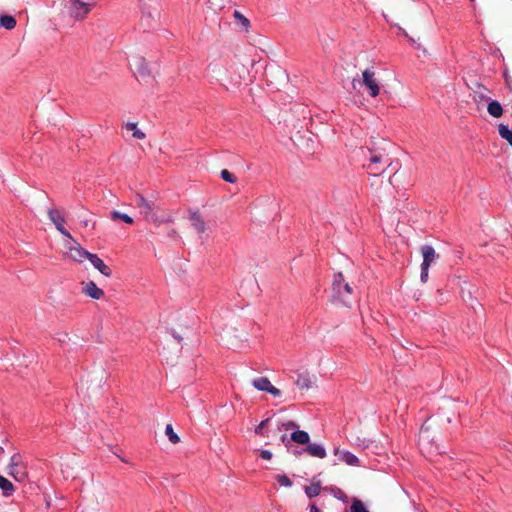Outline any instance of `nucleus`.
Here are the masks:
<instances>
[{
  "label": "nucleus",
  "mask_w": 512,
  "mask_h": 512,
  "mask_svg": "<svg viewBox=\"0 0 512 512\" xmlns=\"http://www.w3.org/2000/svg\"><path fill=\"white\" fill-rule=\"evenodd\" d=\"M305 452L308 453L312 457L323 459L326 457V449L322 444L318 443H308L305 447Z\"/></svg>",
  "instance_id": "nucleus-17"
},
{
  "label": "nucleus",
  "mask_w": 512,
  "mask_h": 512,
  "mask_svg": "<svg viewBox=\"0 0 512 512\" xmlns=\"http://www.w3.org/2000/svg\"><path fill=\"white\" fill-rule=\"evenodd\" d=\"M270 422V418H267L259 423V425L255 428V433L259 435L264 434V429L267 427Z\"/></svg>",
  "instance_id": "nucleus-34"
},
{
  "label": "nucleus",
  "mask_w": 512,
  "mask_h": 512,
  "mask_svg": "<svg viewBox=\"0 0 512 512\" xmlns=\"http://www.w3.org/2000/svg\"><path fill=\"white\" fill-rule=\"evenodd\" d=\"M321 491L320 483H312L310 486L305 487V493L307 497L313 498L319 495Z\"/></svg>",
  "instance_id": "nucleus-24"
},
{
  "label": "nucleus",
  "mask_w": 512,
  "mask_h": 512,
  "mask_svg": "<svg viewBox=\"0 0 512 512\" xmlns=\"http://www.w3.org/2000/svg\"><path fill=\"white\" fill-rule=\"evenodd\" d=\"M135 203L144 219L148 222L160 225L173 221V215L170 212L162 210L154 201L146 199L141 194L135 195Z\"/></svg>",
  "instance_id": "nucleus-3"
},
{
  "label": "nucleus",
  "mask_w": 512,
  "mask_h": 512,
  "mask_svg": "<svg viewBox=\"0 0 512 512\" xmlns=\"http://www.w3.org/2000/svg\"><path fill=\"white\" fill-rule=\"evenodd\" d=\"M329 301L336 308H350L354 301V289L341 272L333 276Z\"/></svg>",
  "instance_id": "nucleus-2"
},
{
  "label": "nucleus",
  "mask_w": 512,
  "mask_h": 512,
  "mask_svg": "<svg viewBox=\"0 0 512 512\" xmlns=\"http://www.w3.org/2000/svg\"><path fill=\"white\" fill-rule=\"evenodd\" d=\"M234 18L246 29L250 27V21L241 12L235 10Z\"/></svg>",
  "instance_id": "nucleus-30"
},
{
  "label": "nucleus",
  "mask_w": 512,
  "mask_h": 512,
  "mask_svg": "<svg viewBox=\"0 0 512 512\" xmlns=\"http://www.w3.org/2000/svg\"><path fill=\"white\" fill-rule=\"evenodd\" d=\"M125 128L129 131H133V137L136 139H144L146 137L145 133L137 128L136 123H127Z\"/></svg>",
  "instance_id": "nucleus-25"
},
{
  "label": "nucleus",
  "mask_w": 512,
  "mask_h": 512,
  "mask_svg": "<svg viewBox=\"0 0 512 512\" xmlns=\"http://www.w3.org/2000/svg\"><path fill=\"white\" fill-rule=\"evenodd\" d=\"M252 385L257 390L267 392V393L273 395L274 397H279L282 394L280 389L274 387L267 377L255 378L252 381Z\"/></svg>",
  "instance_id": "nucleus-8"
},
{
  "label": "nucleus",
  "mask_w": 512,
  "mask_h": 512,
  "mask_svg": "<svg viewBox=\"0 0 512 512\" xmlns=\"http://www.w3.org/2000/svg\"><path fill=\"white\" fill-rule=\"evenodd\" d=\"M422 256H423V262L421 266L425 268H429L430 265L434 262V260L437 257V254L435 252V249L432 246L424 245L421 248Z\"/></svg>",
  "instance_id": "nucleus-15"
},
{
  "label": "nucleus",
  "mask_w": 512,
  "mask_h": 512,
  "mask_svg": "<svg viewBox=\"0 0 512 512\" xmlns=\"http://www.w3.org/2000/svg\"><path fill=\"white\" fill-rule=\"evenodd\" d=\"M487 111L494 118H499L503 115V108L501 104L496 100L489 102Z\"/></svg>",
  "instance_id": "nucleus-20"
},
{
  "label": "nucleus",
  "mask_w": 512,
  "mask_h": 512,
  "mask_svg": "<svg viewBox=\"0 0 512 512\" xmlns=\"http://www.w3.org/2000/svg\"><path fill=\"white\" fill-rule=\"evenodd\" d=\"M134 73L141 80L146 81L151 76V70L149 69L148 62L142 57H136L133 61Z\"/></svg>",
  "instance_id": "nucleus-11"
},
{
  "label": "nucleus",
  "mask_w": 512,
  "mask_h": 512,
  "mask_svg": "<svg viewBox=\"0 0 512 512\" xmlns=\"http://www.w3.org/2000/svg\"><path fill=\"white\" fill-rule=\"evenodd\" d=\"M70 13L77 19H84L91 10L89 3L82 2L81 0H71Z\"/></svg>",
  "instance_id": "nucleus-9"
},
{
  "label": "nucleus",
  "mask_w": 512,
  "mask_h": 512,
  "mask_svg": "<svg viewBox=\"0 0 512 512\" xmlns=\"http://www.w3.org/2000/svg\"><path fill=\"white\" fill-rule=\"evenodd\" d=\"M305 452V448L304 449H293L291 450V453L296 456V457H300L302 455V453Z\"/></svg>",
  "instance_id": "nucleus-38"
},
{
  "label": "nucleus",
  "mask_w": 512,
  "mask_h": 512,
  "mask_svg": "<svg viewBox=\"0 0 512 512\" xmlns=\"http://www.w3.org/2000/svg\"><path fill=\"white\" fill-rule=\"evenodd\" d=\"M344 512H347V510H345Z\"/></svg>",
  "instance_id": "nucleus-45"
},
{
  "label": "nucleus",
  "mask_w": 512,
  "mask_h": 512,
  "mask_svg": "<svg viewBox=\"0 0 512 512\" xmlns=\"http://www.w3.org/2000/svg\"><path fill=\"white\" fill-rule=\"evenodd\" d=\"M281 441L286 445V447H287L288 449H290V448H289V443H290V441H291V440H290V438H288V436H287L286 434H283V435L281 436Z\"/></svg>",
  "instance_id": "nucleus-37"
},
{
  "label": "nucleus",
  "mask_w": 512,
  "mask_h": 512,
  "mask_svg": "<svg viewBox=\"0 0 512 512\" xmlns=\"http://www.w3.org/2000/svg\"><path fill=\"white\" fill-rule=\"evenodd\" d=\"M276 480L281 486L284 487H291L293 484L291 479L285 474L277 475Z\"/></svg>",
  "instance_id": "nucleus-32"
},
{
  "label": "nucleus",
  "mask_w": 512,
  "mask_h": 512,
  "mask_svg": "<svg viewBox=\"0 0 512 512\" xmlns=\"http://www.w3.org/2000/svg\"><path fill=\"white\" fill-rule=\"evenodd\" d=\"M335 456L338 457V460L346 463L349 466H358L359 459L356 455L347 450H341L339 448L334 449Z\"/></svg>",
  "instance_id": "nucleus-12"
},
{
  "label": "nucleus",
  "mask_w": 512,
  "mask_h": 512,
  "mask_svg": "<svg viewBox=\"0 0 512 512\" xmlns=\"http://www.w3.org/2000/svg\"><path fill=\"white\" fill-rule=\"evenodd\" d=\"M82 284L83 292L85 293V295L97 300L104 295L103 290L97 287V285L93 281H89Z\"/></svg>",
  "instance_id": "nucleus-16"
},
{
  "label": "nucleus",
  "mask_w": 512,
  "mask_h": 512,
  "mask_svg": "<svg viewBox=\"0 0 512 512\" xmlns=\"http://www.w3.org/2000/svg\"><path fill=\"white\" fill-rule=\"evenodd\" d=\"M189 220L200 238L207 234L208 225L199 211H190Z\"/></svg>",
  "instance_id": "nucleus-6"
},
{
  "label": "nucleus",
  "mask_w": 512,
  "mask_h": 512,
  "mask_svg": "<svg viewBox=\"0 0 512 512\" xmlns=\"http://www.w3.org/2000/svg\"><path fill=\"white\" fill-rule=\"evenodd\" d=\"M309 510H310V512H321V511L319 510V508H318L315 504H311V505L309 506Z\"/></svg>",
  "instance_id": "nucleus-40"
},
{
  "label": "nucleus",
  "mask_w": 512,
  "mask_h": 512,
  "mask_svg": "<svg viewBox=\"0 0 512 512\" xmlns=\"http://www.w3.org/2000/svg\"><path fill=\"white\" fill-rule=\"evenodd\" d=\"M160 18V12L157 8H142V19L146 21L148 26H151L152 22L157 21Z\"/></svg>",
  "instance_id": "nucleus-18"
},
{
  "label": "nucleus",
  "mask_w": 512,
  "mask_h": 512,
  "mask_svg": "<svg viewBox=\"0 0 512 512\" xmlns=\"http://www.w3.org/2000/svg\"><path fill=\"white\" fill-rule=\"evenodd\" d=\"M362 83L369 90L371 97H376L380 94V86L376 78L375 72L372 69H365L362 73Z\"/></svg>",
  "instance_id": "nucleus-4"
},
{
  "label": "nucleus",
  "mask_w": 512,
  "mask_h": 512,
  "mask_svg": "<svg viewBox=\"0 0 512 512\" xmlns=\"http://www.w3.org/2000/svg\"><path fill=\"white\" fill-rule=\"evenodd\" d=\"M87 260H89L91 264L94 266V268L97 269L104 276L110 277L112 275L111 269L96 254L90 253Z\"/></svg>",
  "instance_id": "nucleus-13"
},
{
  "label": "nucleus",
  "mask_w": 512,
  "mask_h": 512,
  "mask_svg": "<svg viewBox=\"0 0 512 512\" xmlns=\"http://www.w3.org/2000/svg\"><path fill=\"white\" fill-rule=\"evenodd\" d=\"M315 382V377L308 372L298 374L295 384L301 390L310 389Z\"/></svg>",
  "instance_id": "nucleus-14"
},
{
  "label": "nucleus",
  "mask_w": 512,
  "mask_h": 512,
  "mask_svg": "<svg viewBox=\"0 0 512 512\" xmlns=\"http://www.w3.org/2000/svg\"><path fill=\"white\" fill-rule=\"evenodd\" d=\"M472 2H474L475 0H471Z\"/></svg>",
  "instance_id": "nucleus-44"
},
{
  "label": "nucleus",
  "mask_w": 512,
  "mask_h": 512,
  "mask_svg": "<svg viewBox=\"0 0 512 512\" xmlns=\"http://www.w3.org/2000/svg\"><path fill=\"white\" fill-rule=\"evenodd\" d=\"M71 240V243L70 245L68 246L69 248V257L79 263H82L84 262L90 255V252H88L87 250L83 249L80 244L74 240L73 238L70 239Z\"/></svg>",
  "instance_id": "nucleus-10"
},
{
  "label": "nucleus",
  "mask_w": 512,
  "mask_h": 512,
  "mask_svg": "<svg viewBox=\"0 0 512 512\" xmlns=\"http://www.w3.org/2000/svg\"><path fill=\"white\" fill-rule=\"evenodd\" d=\"M165 434L167 435L169 441L173 444H177L180 441L179 436L174 432L171 424L166 425Z\"/></svg>",
  "instance_id": "nucleus-29"
},
{
  "label": "nucleus",
  "mask_w": 512,
  "mask_h": 512,
  "mask_svg": "<svg viewBox=\"0 0 512 512\" xmlns=\"http://www.w3.org/2000/svg\"><path fill=\"white\" fill-rule=\"evenodd\" d=\"M409 41L413 44V45H417V47L419 46V44L416 43V40L412 37H409Z\"/></svg>",
  "instance_id": "nucleus-41"
},
{
  "label": "nucleus",
  "mask_w": 512,
  "mask_h": 512,
  "mask_svg": "<svg viewBox=\"0 0 512 512\" xmlns=\"http://www.w3.org/2000/svg\"><path fill=\"white\" fill-rule=\"evenodd\" d=\"M350 512H369V511L366 508L365 504L361 500L354 499L350 506Z\"/></svg>",
  "instance_id": "nucleus-27"
},
{
  "label": "nucleus",
  "mask_w": 512,
  "mask_h": 512,
  "mask_svg": "<svg viewBox=\"0 0 512 512\" xmlns=\"http://www.w3.org/2000/svg\"><path fill=\"white\" fill-rule=\"evenodd\" d=\"M111 219L112 220L120 219V220L124 221L127 224H132L133 223V219L129 215H127L125 213H121V212L116 211V210L111 212Z\"/></svg>",
  "instance_id": "nucleus-26"
},
{
  "label": "nucleus",
  "mask_w": 512,
  "mask_h": 512,
  "mask_svg": "<svg viewBox=\"0 0 512 512\" xmlns=\"http://www.w3.org/2000/svg\"><path fill=\"white\" fill-rule=\"evenodd\" d=\"M290 440L301 445H308L310 442V436L308 432L297 429L291 433Z\"/></svg>",
  "instance_id": "nucleus-19"
},
{
  "label": "nucleus",
  "mask_w": 512,
  "mask_h": 512,
  "mask_svg": "<svg viewBox=\"0 0 512 512\" xmlns=\"http://www.w3.org/2000/svg\"><path fill=\"white\" fill-rule=\"evenodd\" d=\"M221 175V178L228 182V183H235L237 178L234 174H232L230 171H228L227 169H223L220 173Z\"/></svg>",
  "instance_id": "nucleus-31"
},
{
  "label": "nucleus",
  "mask_w": 512,
  "mask_h": 512,
  "mask_svg": "<svg viewBox=\"0 0 512 512\" xmlns=\"http://www.w3.org/2000/svg\"><path fill=\"white\" fill-rule=\"evenodd\" d=\"M485 91H487V89L484 87H481V90H479V91H474V93L472 95L473 101L476 103H481L483 101H487L488 96L486 95Z\"/></svg>",
  "instance_id": "nucleus-28"
},
{
  "label": "nucleus",
  "mask_w": 512,
  "mask_h": 512,
  "mask_svg": "<svg viewBox=\"0 0 512 512\" xmlns=\"http://www.w3.org/2000/svg\"><path fill=\"white\" fill-rule=\"evenodd\" d=\"M48 217L63 236L72 239L70 232L64 227L65 218L58 209L50 208L48 210Z\"/></svg>",
  "instance_id": "nucleus-5"
},
{
  "label": "nucleus",
  "mask_w": 512,
  "mask_h": 512,
  "mask_svg": "<svg viewBox=\"0 0 512 512\" xmlns=\"http://www.w3.org/2000/svg\"><path fill=\"white\" fill-rule=\"evenodd\" d=\"M8 467L10 474L16 480H20L25 476L22 456L19 453H15L11 456Z\"/></svg>",
  "instance_id": "nucleus-7"
},
{
  "label": "nucleus",
  "mask_w": 512,
  "mask_h": 512,
  "mask_svg": "<svg viewBox=\"0 0 512 512\" xmlns=\"http://www.w3.org/2000/svg\"><path fill=\"white\" fill-rule=\"evenodd\" d=\"M260 457L265 460H270L272 458V453L269 450H261Z\"/></svg>",
  "instance_id": "nucleus-36"
},
{
  "label": "nucleus",
  "mask_w": 512,
  "mask_h": 512,
  "mask_svg": "<svg viewBox=\"0 0 512 512\" xmlns=\"http://www.w3.org/2000/svg\"><path fill=\"white\" fill-rule=\"evenodd\" d=\"M388 143L386 140L371 139L367 146V163L363 164V167L373 176L371 186H377L382 184L379 176L383 175L388 167L391 166V158L388 152Z\"/></svg>",
  "instance_id": "nucleus-1"
},
{
  "label": "nucleus",
  "mask_w": 512,
  "mask_h": 512,
  "mask_svg": "<svg viewBox=\"0 0 512 512\" xmlns=\"http://www.w3.org/2000/svg\"><path fill=\"white\" fill-rule=\"evenodd\" d=\"M171 335L180 343L182 341V336L178 334L174 329L171 331Z\"/></svg>",
  "instance_id": "nucleus-39"
},
{
  "label": "nucleus",
  "mask_w": 512,
  "mask_h": 512,
  "mask_svg": "<svg viewBox=\"0 0 512 512\" xmlns=\"http://www.w3.org/2000/svg\"><path fill=\"white\" fill-rule=\"evenodd\" d=\"M504 77H505V79H506L507 81L509 80V76H508V74H507L506 72L504 73Z\"/></svg>",
  "instance_id": "nucleus-43"
},
{
  "label": "nucleus",
  "mask_w": 512,
  "mask_h": 512,
  "mask_svg": "<svg viewBox=\"0 0 512 512\" xmlns=\"http://www.w3.org/2000/svg\"><path fill=\"white\" fill-rule=\"evenodd\" d=\"M281 428H283L285 430H290V429L297 430L298 429V424L296 422H294V421L282 422L281 425L278 426L279 430Z\"/></svg>",
  "instance_id": "nucleus-33"
},
{
  "label": "nucleus",
  "mask_w": 512,
  "mask_h": 512,
  "mask_svg": "<svg viewBox=\"0 0 512 512\" xmlns=\"http://www.w3.org/2000/svg\"><path fill=\"white\" fill-rule=\"evenodd\" d=\"M171 237H177V232L175 230H172L170 233Z\"/></svg>",
  "instance_id": "nucleus-42"
},
{
  "label": "nucleus",
  "mask_w": 512,
  "mask_h": 512,
  "mask_svg": "<svg viewBox=\"0 0 512 512\" xmlns=\"http://www.w3.org/2000/svg\"><path fill=\"white\" fill-rule=\"evenodd\" d=\"M0 26L11 30L16 26V20L13 16L3 15L0 17Z\"/></svg>",
  "instance_id": "nucleus-23"
},
{
  "label": "nucleus",
  "mask_w": 512,
  "mask_h": 512,
  "mask_svg": "<svg viewBox=\"0 0 512 512\" xmlns=\"http://www.w3.org/2000/svg\"><path fill=\"white\" fill-rule=\"evenodd\" d=\"M0 489L5 497L11 496L15 490L12 482L2 475H0Z\"/></svg>",
  "instance_id": "nucleus-21"
},
{
  "label": "nucleus",
  "mask_w": 512,
  "mask_h": 512,
  "mask_svg": "<svg viewBox=\"0 0 512 512\" xmlns=\"http://www.w3.org/2000/svg\"><path fill=\"white\" fill-rule=\"evenodd\" d=\"M499 135L505 139L510 146H512V130L507 125L499 124L498 126Z\"/></svg>",
  "instance_id": "nucleus-22"
},
{
  "label": "nucleus",
  "mask_w": 512,
  "mask_h": 512,
  "mask_svg": "<svg viewBox=\"0 0 512 512\" xmlns=\"http://www.w3.org/2000/svg\"><path fill=\"white\" fill-rule=\"evenodd\" d=\"M429 276V268H425L421 266L420 279L422 283H426L428 281Z\"/></svg>",
  "instance_id": "nucleus-35"
}]
</instances>
